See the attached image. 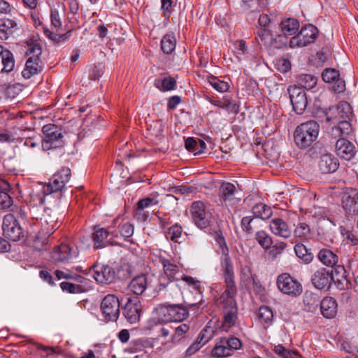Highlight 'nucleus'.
I'll return each instance as SVG.
<instances>
[{
    "label": "nucleus",
    "mask_w": 358,
    "mask_h": 358,
    "mask_svg": "<svg viewBox=\"0 0 358 358\" xmlns=\"http://www.w3.org/2000/svg\"><path fill=\"white\" fill-rule=\"evenodd\" d=\"M320 311L326 318H334L338 311V303L336 300L331 296L324 297L320 302Z\"/></svg>",
    "instance_id": "obj_26"
},
{
    "label": "nucleus",
    "mask_w": 358,
    "mask_h": 358,
    "mask_svg": "<svg viewBox=\"0 0 358 358\" xmlns=\"http://www.w3.org/2000/svg\"><path fill=\"white\" fill-rule=\"evenodd\" d=\"M320 296L317 294L311 291H306L303 297V303L304 309L310 313H315L319 305H320Z\"/></svg>",
    "instance_id": "obj_29"
},
{
    "label": "nucleus",
    "mask_w": 358,
    "mask_h": 358,
    "mask_svg": "<svg viewBox=\"0 0 358 358\" xmlns=\"http://www.w3.org/2000/svg\"><path fill=\"white\" fill-rule=\"evenodd\" d=\"M120 302L115 294H108L101 303V310L104 320L107 322H116L120 316Z\"/></svg>",
    "instance_id": "obj_9"
},
{
    "label": "nucleus",
    "mask_w": 358,
    "mask_h": 358,
    "mask_svg": "<svg viewBox=\"0 0 358 358\" xmlns=\"http://www.w3.org/2000/svg\"><path fill=\"white\" fill-rule=\"evenodd\" d=\"M108 236H111L112 238L118 237L117 231L114 229V227L110 226L108 229L99 228L96 229L92 236L94 248L99 249L104 248L109 244H115L113 242L110 241V239L107 240Z\"/></svg>",
    "instance_id": "obj_17"
},
{
    "label": "nucleus",
    "mask_w": 358,
    "mask_h": 358,
    "mask_svg": "<svg viewBox=\"0 0 358 358\" xmlns=\"http://www.w3.org/2000/svg\"><path fill=\"white\" fill-rule=\"evenodd\" d=\"M223 343L224 337L220 338L217 341L211 352L213 357L222 358L232 355L231 353V350L228 348L227 344Z\"/></svg>",
    "instance_id": "obj_41"
},
{
    "label": "nucleus",
    "mask_w": 358,
    "mask_h": 358,
    "mask_svg": "<svg viewBox=\"0 0 358 358\" xmlns=\"http://www.w3.org/2000/svg\"><path fill=\"white\" fill-rule=\"evenodd\" d=\"M342 207L348 216L358 215V190L351 189L343 194Z\"/></svg>",
    "instance_id": "obj_20"
},
{
    "label": "nucleus",
    "mask_w": 358,
    "mask_h": 358,
    "mask_svg": "<svg viewBox=\"0 0 358 358\" xmlns=\"http://www.w3.org/2000/svg\"><path fill=\"white\" fill-rule=\"evenodd\" d=\"M258 318L262 323L268 327L272 324L273 319V310L266 306H262L259 308Z\"/></svg>",
    "instance_id": "obj_44"
},
{
    "label": "nucleus",
    "mask_w": 358,
    "mask_h": 358,
    "mask_svg": "<svg viewBox=\"0 0 358 358\" xmlns=\"http://www.w3.org/2000/svg\"><path fill=\"white\" fill-rule=\"evenodd\" d=\"M261 0H243L242 8L245 10L255 12L259 10Z\"/></svg>",
    "instance_id": "obj_60"
},
{
    "label": "nucleus",
    "mask_w": 358,
    "mask_h": 358,
    "mask_svg": "<svg viewBox=\"0 0 358 358\" xmlns=\"http://www.w3.org/2000/svg\"><path fill=\"white\" fill-rule=\"evenodd\" d=\"M280 27L282 34H278L273 41V45L276 48H281L289 45L287 36L294 35L297 32L299 22L296 19L287 18L280 22Z\"/></svg>",
    "instance_id": "obj_6"
},
{
    "label": "nucleus",
    "mask_w": 358,
    "mask_h": 358,
    "mask_svg": "<svg viewBox=\"0 0 358 358\" xmlns=\"http://www.w3.org/2000/svg\"><path fill=\"white\" fill-rule=\"evenodd\" d=\"M142 306L139 299H128L123 308V315L130 324H135L140 320Z\"/></svg>",
    "instance_id": "obj_19"
},
{
    "label": "nucleus",
    "mask_w": 358,
    "mask_h": 358,
    "mask_svg": "<svg viewBox=\"0 0 358 358\" xmlns=\"http://www.w3.org/2000/svg\"><path fill=\"white\" fill-rule=\"evenodd\" d=\"M65 11V6L63 3H57L56 7L50 10V22L52 29L57 31L62 27L60 14Z\"/></svg>",
    "instance_id": "obj_37"
},
{
    "label": "nucleus",
    "mask_w": 358,
    "mask_h": 358,
    "mask_svg": "<svg viewBox=\"0 0 358 358\" xmlns=\"http://www.w3.org/2000/svg\"><path fill=\"white\" fill-rule=\"evenodd\" d=\"M10 184L3 179H1V209L9 208L13 206V200Z\"/></svg>",
    "instance_id": "obj_32"
},
{
    "label": "nucleus",
    "mask_w": 358,
    "mask_h": 358,
    "mask_svg": "<svg viewBox=\"0 0 358 358\" xmlns=\"http://www.w3.org/2000/svg\"><path fill=\"white\" fill-rule=\"evenodd\" d=\"M209 83L215 90L220 92H227L229 88L228 83L220 80L216 77H211L209 79Z\"/></svg>",
    "instance_id": "obj_52"
},
{
    "label": "nucleus",
    "mask_w": 358,
    "mask_h": 358,
    "mask_svg": "<svg viewBox=\"0 0 358 358\" xmlns=\"http://www.w3.org/2000/svg\"><path fill=\"white\" fill-rule=\"evenodd\" d=\"M227 344L228 348L231 350V353L233 355L234 351L238 350L242 346L241 341L236 337L231 336L229 338L224 337V343Z\"/></svg>",
    "instance_id": "obj_58"
},
{
    "label": "nucleus",
    "mask_w": 358,
    "mask_h": 358,
    "mask_svg": "<svg viewBox=\"0 0 358 358\" xmlns=\"http://www.w3.org/2000/svg\"><path fill=\"white\" fill-rule=\"evenodd\" d=\"M236 186L228 182L222 183L219 189V197L222 202L226 206L234 205L237 203L238 199L236 197Z\"/></svg>",
    "instance_id": "obj_23"
},
{
    "label": "nucleus",
    "mask_w": 358,
    "mask_h": 358,
    "mask_svg": "<svg viewBox=\"0 0 358 358\" xmlns=\"http://www.w3.org/2000/svg\"><path fill=\"white\" fill-rule=\"evenodd\" d=\"M317 35L318 30L313 24L302 27L297 35L289 39V47L294 48L307 46L315 42Z\"/></svg>",
    "instance_id": "obj_10"
},
{
    "label": "nucleus",
    "mask_w": 358,
    "mask_h": 358,
    "mask_svg": "<svg viewBox=\"0 0 358 358\" xmlns=\"http://www.w3.org/2000/svg\"><path fill=\"white\" fill-rule=\"evenodd\" d=\"M59 228V224L55 216L44 215L41 218V234L45 236H50Z\"/></svg>",
    "instance_id": "obj_31"
},
{
    "label": "nucleus",
    "mask_w": 358,
    "mask_h": 358,
    "mask_svg": "<svg viewBox=\"0 0 358 358\" xmlns=\"http://www.w3.org/2000/svg\"><path fill=\"white\" fill-rule=\"evenodd\" d=\"M339 76V71L334 69H326L322 73V80L329 83H334Z\"/></svg>",
    "instance_id": "obj_54"
},
{
    "label": "nucleus",
    "mask_w": 358,
    "mask_h": 358,
    "mask_svg": "<svg viewBox=\"0 0 358 358\" xmlns=\"http://www.w3.org/2000/svg\"><path fill=\"white\" fill-rule=\"evenodd\" d=\"M160 262L163 266V274L159 277V290L167 287V286L173 281L180 280V275H182L180 267L173 264L171 260L162 258Z\"/></svg>",
    "instance_id": "obj_4"
},
{
    "label": "nucleus",
    "mask_w": 358,
    "mask_h": 358,
    "mask_svg": "<svg viewBox=\"0 0 358 358\" xmlns=\"http://www.w3.org/2000/svg\"><path fill=\"white\" fill-rule=\"evenodd\" d=\"M320 125L315 120H309L296 127L294 133V141L301 150L307 149L317 138Z\"/></svg>",
    "instance_id": "obj_1"
},
{
    "label": "nucleus",
    "mask_w": 358,
    "mask_h": 358,
    "mask_svg": "<svg viewBox=\"0 0 358 358\" xmlns=\"http://www.w3.org/2000/svg\"><path fill=\"white\" fill-rule=\"evenodd\" d=\"M350 120L344 119L338 122V126L332 129L334 134L341 136V138H347L352 134L353 130Z\"/></svg>",
    "instance_id": "obj_36"
},
{
    "label": "nucleus",
    "mask_w": 358,
    "mask_h": 358,
    "mask_svg": "<svg viewBox=\"0 0 358 358\" xmlns=\"http://www.w3.org/2000/svg\"><path fill=\"white\" fill-rule=\"evenodd\" d=\"M17 29L15 20L10 18H1V40H6Z\"/></svg>",
    "instance_id": "obj_34"
},
{
    "label": "nucleus",
    "mask_w": 358,
    "mask_h": 358,
    "mask_svg": "<svg viewBox=\"0 0 358 358\" xmlns=\"http://www.w3.org/2000/svg\"><path fill=\"white\" fill-rule=\"evenodd\" d=\"M189 329V325L187 324H181L175 329V333L171 336L173 342L180 340V338L186 334Z\"/></svg>",
    "instance_id": "obj_57"
},
{
    "label": "nucleus",
    "mask_w": 358,
    "mask_h": 358,
    "mask_svg": "<svg viewBox=\"0 0 358 358\" xmlns=\"http://www.w3.org/2000/svg\"><path fill=\"white\" fill-rule=\"evenodd\" d=\"M176 39L173 34H166L161 41V49L166 55L171 54L176 48Z\"/></svg>",
    "instance_id": "obj_42"
},
{
    "label": "nucleus",
    "mask_w": 358,
    "mask_h": 358,
    "mask_svg": "<svg viewBox=\"0 0 358 358\" xmlns=\"http://www.w3.org/2000/svg\"><path fill=\"white\" fill-rule=\"evenodd\" d=\"M118 235L123 237L125 240L132 236L134 234V225L129 222L121 224L117 230Z\"/></svg>",
    "instance_id": "obj_50"
},
{
    "label": "nucleus",
    "mask_w": 358,
    "mask_h": 358,
    "mask_svg": "<svg viewBox=\"0 0 358 358\" xmlns=\"http://www.w3.org/2000/svg\"><path fill=\"white\" fill-rule=\"evenodd\" d=\"M14 131L10 132L7 130L4 133H1V142H13L15 140L18 141L19 139L21 141H23V144L25 146L34 148L37 145V143L35 141L34 138L33 136H23V133L33 132V131L30 129H21L20 128L13 129Z\"/></svg>",
    "instance_id": "obj_15"
},
{
    "label": "nucleus",
    "mask_w": 358,
    "mask_h": 358,
    "mask_svg": "<svg viewBox=\"0 0 358 358\" xmlns=\"http://www.w3.org/2000/svg\"><path fill=\"white\" fill-rule=\"evenodd\" d=\"M182 229L181 226L176 224L171 227L168 231V238L176 243H180V238L182 236Z\"/></svg>",
    "instance_id": "obj_53"
},
{
    "label": "nucleus",
    "mask_w": 358,
    "mask_h": 358,
    "mask_svg": "<svg viewBox=\"0 0 358 358\" xmlns=\"http://www.w3.org/2000/svg\"><path fill=\"white\" fill-rule=\"evenodd\" d=\"M178 0H161V8L164 16L170 15L173 11V7L176 5Z\"/></svg>",
    "instance_id": "obj_59"
},
{
    "label": "nucleus",
    "mask_w": 358,
    "mask_h": 358,
    "mask_svg": "<svg viewBox=\"0 0 358 358\" xmlns=\"http://www.w3.org/2000/svg\"><path fill=\"white\" fill-rule=\"evenodd\" d=\"M68 6L69 12L67 14L66 20L72 24L71 27L73 29L78 24V20L74 19V16L79 10V3L77 0H69Z\"/></svg>",
    "instance_id": "obj_45"
},
{
    "label": "nucleus",
    "mask_w": 358,
    "mask_h": 358,
    "mask_svg": "<svg viewBox=\"0 0 358 358\" xmlns=\"http://www.w3.org/2000/svg\"><path fill=\"white\" fill-rule=\"evenodd\" d=\"M256 40L259 45H266L268 41L272 39V34L269 29L262 28L256 33Z\"/></svg>",
    "instance_id": "obj_51"
},
{
    "label": "nucleus",
    "mask_w": 358,
    "mask_h": 358,
    "mask_svg": "<svg viewBox=\"0 0 358 358\" xmlns=\"http://www.w3.org/2000/svg\"><path fill=\"white\" fill-rule=\"evenodd\" d=\"M241 280L248 285L251 282V280L253 278V276H255L256 274H253L252 273V269L250 266L245 265L241 266Z\"/></svg>",
    "instance_id": "obj_55"
},
{
    "label": "nucleus",
    "mask_w": 358,
    "mask_h": 358,
    "mask_svg": "<svg viewBox=\"0 0 358 358\" xmlns=\"http://www.w3.org/2000/svg\"><path fill=\"white\" fill-rule=\"evenodd\" d=\"M148 286V278L145 274L134 277L129 285V289L136 295H141Z\"/></svg>",
    "instance_id": "obj_30"
},
{
    "label": "nucleus",
    "mask_w": 358,
    "mask_h": 358,
    "mask_svg": "<svg viewBox=\"0 0 358 358\" xmlns=\"http://www.w3.org/2000/svg\"><path fill=\"white\" fill-rule=\"evenodd\" d=\"M131 266L127 263L122 264L117 271V278L121 280L128 279L129 278L131 277Z\"/></svg>",
    "instance_id": "obj_56"
},
{
    "label": "nucleus",
    "mask_w": 358,
    "mask_h": 358,
    "mask_svg": "<svg viewBox=\"0 0 358 358\" xmlns=\"http://www.w3.org/2000/svg\"><path fill=\"white\" fill-rule=\"evenodd\" d=\"M252 213L255 217L262 220H268L273 214L271 208L263 203L255 205L252 208Z\"/></svg>",
    "instance_id": "obj_40"
},
{
    "label": "nucleus",
    "mask_w": 358,
    "mask_h": 358,
    "mask_svg": "<svg viewBox=\"0 0 358 358\" xmlns=\"http://www.w3.org/2000/svg\"><path fill=\"white\" fill-rule=\"evenodd\" d=\"M1 229L3 230V236L13 241L20 240V237L23 236L21 227L15 216L10 213L3 216Z\"/></svg>",
    "instance_id": "obj_11"
},
{
    "label": "nucleus",
    "mask_w": 358,
    "mask_h": 358,
    "mask_svg": "<svg viewBox=\"0 0 358 358\" xmlns=\"http://www.w3.org/2000/svg\"><path fill=\"white\" fill-rule=\"evenodd\" d=\"M296 255L303 261L306 264L310 263L313 259V254L308 251L306 247L303 244H296L294 246Z\"/></svg>",
    "instance_id": "obj_46"
},
{
    "label": "nucleus",
    "mask_w": 358,
    "mask_h": 358,
    "mask_svg": "<svg viewBox=\"0 0 358 358\" xmlns=\"http://www.w3.org/2000/svg\"><path fill=\"white\" fill-rule=\"evenodd\" d=\"M255 239L265 250L269 249L273 243L271 237L264 231H257L256 233Z\"/></svg>",
    "instance_id": "obj_49"
},
{
    "label": "nucleus",
    "mask_w": 358,
    "mask_h": 358,
    "mask_svg": "<svg viewBox=\"0 0 358 358\" xmlns=\"http://www.w3.org/2000/svg\"><path fill=\"white\" fill-rule=\"evenodd\" d=\"M94 280L101 284H110L115 278V273L113 268L108 265H93L90 268Z\"/></svg>",
    "instance_id": "obj_16"
},
{
    "label": "nucleus",
    "mask_w": 358,
    "mask_h": 358,
    "mask_svg": "<svg viewBox=\"0 0 358 358\" xmlns=\"http://www.w3.org/2000/svg\"><path fill=\"white\" fill-rule=\"evenodd\" d=\"M180 280L185 282L189 286L192 287V288L199 292H201V282L198 280H196L192 276L186 275H180Z\"/></svg>",
    "instance_id": "obj_61"
},
{
    "label": "nucleus",
    "mask_w": 358,
    "mask_h": 358,
    "mask_svg": "<svg viewBox=\"0 0 358 358\" xmlns=\"http://www.w3.org/2000/svg\"><path fill=\"white\" fill-rule=\"evenodd\" d=\"M224 308L223 322L222 327L227 331L234 326L237 320V307L236 301L231 300V303H222Z\"/></svg>",
    "instance_id": "obj_22"
},
{
    "label": "nucleus",
    "mask_w": 358,
    "mask_h": 358,
    "mask_svg": "<svg viewBox=\"0 0 358 358\" xmlns=\"http://www.w3.org/2000/svg\"><path fill=\"white\" fill-rule=\"evenodd\" d=\"M333 270L317 269L311 276V282L317 289H329L333 281Z\"/></svg>",
    "instance_id": "obj_18"
},
{
    "label": "nucleus",
    "mask_w": 358,
    "mask_h": 358,
    "mask_svg": "<svg viewBox=\"0 0 358 358\" xmlns=\"http://www.w3.org/2000/svg\"><path fill=\"white\" fill-rule=\"evenodd\" d=\"M71 176V171L68 167H62L53 175L44 192L47 194L62 191Z\"/></svg>",
    "instance_id": "obj_13"
},
{
    "label": "nucleus",
    "mask_w": 358,
    "mask_h": 358,
    "mask_svg": "<svg viewBox=\"0 0 358 358\" xmlns=\"http://www.w3.org/2000/svg\"><path fill=\"white\" fill-rule=\"evenodd\" d=\"M224 292L217 300V302L220 304L231 303V300L236 301L235 296L237 294V287L234 278H224Z\"/></svg>",
    "instance_id": "obj_24"
},
{
    "label": "nucleus",
    "mask_w": 358,
    "mask_h": 358,
    "mask_svg": "<svg viewBox=\"0 0 358 358\" xmlns=\"http://www.w3.org/2000/svg\"><path fill=\"white\" fill-rule=\"evenodd\" d=\"M1 63L3 65V68L1 69V72L5 71L9 73L13 71L15 66V59L13 53L7 50L3 49L1 46Z\"/></svg>",
    "instance_id": "obj_39"
},
{
    "label": "nucleus",
    "mask_w": 358,
    "mask_h": 358,
    "mask_svg": "<svg viewBox=\"0 0 358 358\" xmlns=\"http://www.w3.org/2000/svg\"><path fill=\"white\" fill-rule=\"evenodd\" d=\"M189 212L194 223L201 229L208 228L212 222V214L206 209V206L202 201L193 202Z\"/></svg>",
    "instance_id": "obj_7"
},
{
    "label": "nucleus",
    "mask_w": 358,
    "mask_h": 358,
    "mask_svg": "<svg viewBox=\"0 0 358 358\" xmlns=\"http://www.w3.org/2000/svg\"><path fill=\"white\" fill-rule=\"evenodd\" d=\"M270 229L271 231L278 236L283 238H288L292 234V230L287 223L280 218H275L270 222Z\"/></svg>",
    "instance_id": "obj_28"
},
{
    "label": "nucleus",
    "mask_w": 358,
    "mask_h": 358,
    "mask_svg": "<svg viewBox=\"0 0 358 358\" xmlns=\"http://www.w3.org/2000/svg\"><path fill=\"white\" fill-rule=\"evenodd\" d=\"M176 85V81L172 77L164 78L162 80L156 79L155 80V87L163 92L173 90Z\"/></svg>",
    "instance_id": "obj_47"
},
{
    "label": "nucleus",
    "mask_w": 358,
    "mask_h": 358,
    "mask_svg": "<svg viewBox=\"0 0 358 358\" xmlns=\"http://www.w3.org/2000/svg\"><path fill=\"white\" fill-rule=\"evenodd\" d=\"M221 267L224 278H234V266L231 259L228 254L223 250V257L221 260Z\"/></svg>",
    "instance_id": "obj_38"
},
{
    "label": "nucleus",
    "mask_w": 358,
    "mask_h": 358,
    "mask_svg": "<svg viewBox=\"0 0 358 358\" xmlns=\"http://www.w3.org/2000/svg\"><path fill=\"white\" fill-rule=\"evenodd\" d=\"M212 335H213V331L211 329L204 328L199 333L196 341H197L199 344L201 343V345L203 346L206 343H207L211 338Z\"/></svg>",
    "instance_id": "obj_64"
},
{
    "label": "nucleus",
    "mask_w": 358,
    "mask_h": 358,
    "mask_svg": "<svg viewBox=\"0 0 358 358\" xmlns=\"http://www.w3.org/2000/svg\"><path fill=\"white\" fill-rule=\"evenodd\" d=\"M287 91L293 110L299 115L302 114L308 105V99L305 90L299 87V86L293 85L289 86Z\"/></svg>",
    "instance_id": "obj_14"
},
{
    "label": "nucleus",
    "mask_w": 358,
    "mask_h": 358,
    "mask_svg": "<svg viewBox=\"0 0 358 358\" xmlns=\"http://www.w3.org/2000/svg\"><path fill=\"white\" fill-rule=\"evenodd\" d=\"M41 53L42 49L39 44L33 43L28 45L26 55L29 57L26 62L25 68L22 72L24 78L29 79L42 71L43 66L40 59Z\"/></svg>",
    "instance_id": "obj_2"
},
{
    "label": "nucleus",
    "mask_w": 358,
    "mask_h": 358,
    "mask_svg": "<svg viewBox=\"0 0 358 358\" xmlns=\"http://www.w3.org/2000/svg\"><path fill=\"white\" fill-rule=\"evenodd\" d=\"M73 257L71 248L67 244L62 243L55 247L51 253L52 259L56 262H65Z\"/></svg>",
    "instance_id": "obj_27"
},
{
    "label": "nucleus",
    "mask_w": 358,
    "mask_h": 358,
    "mask_svg": "<svg viewBox=\"0 0 358 358\" xmlns=\"http://www.w3.org/2000/svg\"><path fill=\"white\" fill-rule=\"evenodd\" d=\"M337 159L331 154H324L319 161V169L322 173H329L336 171L338 168Z\"/></svg>",
    "instance_id": "obj_25"
},
{
    "label": "nucleus",
    "mask_w": 358,
    "mask_h": 358,
    "mask_svg": "<svg viewBox=\"0 0 358 358\" xmlns=\"http://www.w3.org/2000/svg\"><path fill=\"white\" fill-rule=\"evenodd\" d=\"M157 312L161 320L166 322H181L189 315L188 309L181 305L163 304Z\"/></svg>",
    "instance_id": "obj_3"
},
{
    "label": "nucleus",
    "mask_w": 358,
    "mask_h": 358,
    "mask_svg": "<svg viewBox=\"0 0 358 358\" xmlns=\"http://www.w3.org/2000/svg\"><path fill=\"white\" fill-rule=\"evenodd\" d=\"M317 257L323 264L330 267L336 266L338 262V256L333 251L327 248L320 250Z\"/></svg>",
    "instance_id": "obj_35"
},
{
    "label": "nucleus",
    "mask_w": 358,
    "mask_h": 358,
    "mask_svg": "<svg viewBox=\"0 0 358 358\" xmlns=\"http://www.w3.org/2000/svg\"><path fill=\"white\" fill-rule=\"evenodd\" d=\"M310 234V228L308 224L306 223H300L299 224L295 230L294 235L296 237L301 238L302 239L306 238V237Z\"/></svg>",
    "instance_id": "obj_63"
},
{
    "label": "nucleus",
    "mask_w": 358,
    "mask_h": 358,
    "mask_svg": "<svg viewBox=\"0 0 358 358\" xmlns=\"http://www.w3.org/2000/svg\"><path fill=\"white\" fill-rule=\"evenodd\" d=\"M276 283L279 290L285 294L296 297L302 293L301 284L297 279L288 273H285L279 275Z\"/></svg>",
    "instance_id": "obj_8"
},
{
    "label": "nucleus",
    "mask_w": 358,
    "mask_h": 358,
    "mask_svg": "<svg viewBox=\"0 0 358 358\" xmlns=\"http://www.w3.org/2000/svg\"><path fill=\"white\" fill-rule=\"evenodd\" d=\"M44 135L42 146L45 150L57 148L64 146V141L62 129L55 124H45L42 128Z\"/></svg>",
    "instance_id": "obj_5"
},
{
    "label": "nucleus",
    "mask_w": 358,
    "mask_h": 358,
    "mask_svg": "<svg viewBox=\"0 0 358 358\" xmlns=\"http://www.w3.org/2000/svg\"><path fill=\"white\" fill-rule=\"evenodd\" d=\"M326 120L339 122L344 119L350 120L352 115V108L347 101H341L337 106L329 107L325 112Z\"/></svg>",
    "instance_id": "obj_12"
},
{
    "label": "nucleus",
    "mask_w": 358,
    "mask_h": 358,
    "mask_svg": "<svg viewBox=\"0 0 358 358\" xmlns=\"http://www.w3.org/2000/svg\"><path fill=\"white\" fill-rule=\"evenodd\" d=\"M335 150L338 157L348 161L352 159L357 152L355 145L345 138H340L336 141Z\"/></svg>",
    "instance_id": "obj_21"
},
{
    "label": "nucleus",
    "mask_w": 358,
    "mask_h": 358,
    "mask_svg": "<svg viewBox=\"0 0 358 358\" xmlns=\"http://www.w3.org/2000/svg\"><path fill=\"white\" fill-rule=\"evenodd\" d=\"M340 349L348 355L346 358H357L358 346L351 341H343L340 343Z\"/></svg>",
    "instance_id": "obj_48"
},
{
    "label": "nucleus",
    "mask_w": 358,
    "mask_h": 358,
    "mask_svg": "<svg viewBox=\"0 0 358 358\" xmlns=\"http://www.w3.org/2000/svg\"><path fill=\"white\" fill-rule=\"evenodd\" d=\"M43 31L45 36L54 43L61 44L69 39L71 36L73 27L70 29L64 34H60L53 32L45 26L42 27Z\"/></svg>",
    "instance_id": "obj_33"
},
{
    "label": "nucleus",
    "mask_w": 358,
    "mask_h": 358,
    "mask_svg": "<svg viewBox=\"0 0 358 358\" xmlns=\"http://www.w3.org/2000/svg\"><path fill=\"white\" fill-rule=\"evenodd\" d=\"M60 287L64 292L71 294L80 293L82 290V287L79 285H75L69 282H62L60 284Z\"/></svg>",
    "instance_id": "obj_62"
},
{
    "label": "nucleus",
    "mask_w": 358,
    "mask_h": 358,
    "mask_svg": "<svg viewBox=\"0 0 358 358\" xmlns=\"http://www.w3.org/2000/svg\"><path fill=\"white\" fill-rule=\"evenodd\" d=\"M296 82L301 89L310 90L316 85L317 78L310 74H301L297 77Z\"/></svg>",
    "instance_id": "obj_43"
}]
</instances>
